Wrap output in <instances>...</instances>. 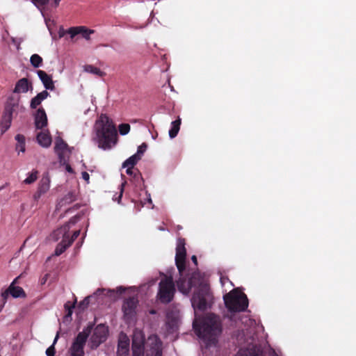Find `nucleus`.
Masks as SVG:
<instances>
[{"label": "nucleus", "mask_w": 356, "mask_h": 356, "mask_svg": "<svg viewBox=\"0 0 356 356\" xmlns=\"http://www.w3.org/2000/svg\"><path fill=\"white\" fill-rule=\"evenodd\" d=\"M177 286L184 295L188 296L193 291L191 302L195 314L193 328L207 348L216 345L222 331L220 318L213 314H207L203 317L197 314L198 311L204 312L210 308L213 302L207 279L200 273H194L188 279L180 277L177 281Z\"/></svg>", "instance_id": "obj_1"}, {"label": "nucleus", "mask_w": 356, "mask_h": 356, "mask_svg": "<svg viewBox=\"0 0 356 356\" xmlns=\"http://www.w3.org/2000/svg\"><path fill=\"white\" fill-rule=\"evenodd\" d=\"M93 131L95 133L93 140L99 148L108 150L116 145L118 141L116 128L112 120L106 114H102L95 121Z\"/></svg>", "instance_id": "obj_2"}, {"label": "nucleus", "mask_w": 356, "mask_h": 356, "mask_svg": "<svg viewBox=\"0 0 356 356\" xmlns=\"http://www.w3.org/2000/svg\"><path fill=\"white\" fill-rule=\"evenodd\" d=\"M227 309L231 312L245 311L248 307V300L243 292L234 289L223 297Z\"/></svg>", "instance_id": "obj_3"}, {"label": "nucleus", "mask_w": 356, "mask_h": 356, "mask_svg": "<svg viewBox=\"0 0 356 356\" xmlns=\"http://www.w3.org/2000/svg\"><path fill=\"white\" fill-rule=\"evenodd\" d=\"M157 298L162 303H168L173 299L175 288L172 277L161 274Z\"/></svg>", "instance_id": "obj_4"}, {"label": "nucleus", "mask_w": 356, "mask_h": 356, "mask_svg": "<svg viewBox=\"0 0 356 356\" xmlns=\"http://www.w3.org/2000/svg\"><path fill=\"white\" fill-rule=\"evenodd\" d=\"M91 330L92 326H88L78 334L68 350L67 356H84L83 348Z\"/></svg>", "instance_id": "obj_5"}, {"label": "nucleus", "mask_w": 356, "mask_h": 356, "mask_svg": "<svg viewBox=\"0 0 356 356\" xmlns=\"http://www.w3.org/2000/svg\"><path fill=\"white\" fill-rule=\"evenodd\" d=\"M54 151L58 156L60 163H67L68 156L71 154V149L60 137H57L55 140Z\"/></svg>", "instance_id": "obj_6"}, {"label": "nucleus", "mask_w": 356, "mask_h": 356, "mask_svg": "<svg viewBox=\"0 0 356 356\" xmlns=\"http://www.w3.org/2000/svg\"><path fill=\"white\" fill-rule=\"evenodd\" d=\"M186 254L185 241L184 238H179L177 243L175 263L181 275L185 269Z\"/></svg>", "instance_id": "obj_7"}, {"label": "nucleus", "mask_w": 356, "mask_h": 356, "mask_svg": "<svg viewBox=\"0 0 356 356\" xmlns=\"http://www.w3.org/2000/svg\"><path fill=\"white\" fill-rule=\"evenodd\" d=\"M146 356H161L162 342L156 335H151L146 341Z\"/></svg>", "instance_id": "obj_8"}, {"label": "nucleus", "mask_w": 356, "mask_h": 356, "mask_svg": "<svg viewBox=\"0 0 356 356\" xmlns=\"http://www.w3.org/2000/svg\"><path fill=\"white\" fill-rule=\"evenodd\" d=\"M108 328L103 324L98 325L93 330L90 338L91 348H96L104 342L107 337Z\"/></svg>", "instance_id": "obj_9"}, {"label": "nucleus", "mask_w": 356, "mask_h": 356, "mask_svg": "<svg viewBox=\"0 0 356 356\" xmlns=\"http://www.w3.org/2000/svg\"><path fill=\"white\" fill-rule=\"evenodd\" d=\"M77 222V218L73 217L66 224L61 226L60 228L55 230L50 236L51 238L54 241L62 238V240H65L68 238V232L72 225H74Z\"/></svg>", "instance_id": "obj_10"}, {"label": "nucleus", "mask_w": 356, "mask_h": 356, "mask_svg": "<svg viewBox=\"0 0 356 356\" xmlns=\"http://www.w3.org/2000/svg\"><path fill=\"white\" fill-rule=\"evenodd\" d=\"M133 356H144V337L141 332H135L132 340Z\"/></svg>", "instance_id": "obj_11"}, {"label": "nucleus", "mask_w": 356, "mask_h": 356, "mask_svg": "<svg viewBox=\"0 0 356 356\" xmlns=\"http://www.w3.org/2000/svg\"><path fill=\"white\" fill-rule=\"evenodd\" d=\"M19 277H16L10 286L1 293L2 298L6 300L9 295L12 296L13 298H21L25 296V293L23 289L20 286H15V284Z\"/></svg>", "instance_id": "obj_12"}, {"label": "nucleus", "mask_w": 356, "mask_h": 356, "mask_svg": "<svg viewBox=\"0 0 356 356\" xmlns=\"http://www.w3.org/2000/svg\"><path fill=\"white\" fill-rule=\"evenodd\" d=\"M138 302L136 297L129 298L124 302L122 309L127 318H131L135 314Z\"/></svg>", "instance_id": "obj_13"}, {"label": "nucleus", "mask_w": 356, "mask_h": 356, "mask_svg": "<svg viewBox=\"0 0 356 356\" xmlns=\"http://www.w3.org/2000/svg\"><path fill=\"white\" fill-rule=\"evenodd\" d=\"M50 188V178L48 175L43 176L40 179L37 191L33 195V199L38 200L43 195L47 193Z\"/></svg>", "instance_id": "obj_14"}, {"label": "nucleus", "mask_w": 356, "mask_h": 356, "mask_svg": "<svg viewBox=\"0 0 356 356\" xmlns=\"http://www.w3.org/2000/svg\"><path fill=\"white\" fill-rule=\"evenodd\" d=\"M129 354V339L127 335L121 334L119 339L117 356H128Z\"/></svg>", "instance_id": "obj_15"}, {"label": "nucleus", "mask_w": 356, "mask_h": 356, "mask_svg": "<svg viewBox=\"0 0 356 356\" xmlns=\"http://www.w3.org/2000/svg\"><path fill=\"white\" fill-rule=\"evenodd\" d=\"M236 356H262V355L260 348L252 341L246 348H241Z\"/></svg>", "instance_id": "obj_16"}, {"label": "nucleus", "mask_w": 356, "mask_h": 356, "mask_svg": "<svg viewBox=\"0 0 356 356\" xmlns=\"http://www.w3.org/2000/svg\"><path fill=\"white\" fill-rule=\"evenodd\" d=\"M115 294L114 290L111 289H98L92 296H88L86 298H84L83 301H81L79 304V307H82L83 309L86 308L88 305L90 304V299L96 297V296H100L102 295H106L108 296H113Z\"/></svg>", "instance_id": "obj_17"}, {"label": "nucleus", "mask_w": 356, "mask_h": 356, "mask_svg": "<svg viewBox=\"0 0 356 356\" xmlns=\"http://www.w3.org/2000/svg\"><path fill=\"white\" fill-rule=\"evenodd\" d=\"M67 33L72 38L78 34H81L84 38L88 40L90 38V35L93 33L94 31L88 29L84 26H76L69 29Z\"/></svg>", "instance_id": "obj_18"}, {"label": "nucleus", "mask_w": 356, "mask_h": 356, "mask_svg": "<svg viewBox=\"0 0 356 356\" xmlns=\"http://www.w3.org/2000/svg\"><path fill=\"white\" fill-rule=\"evenodd\" d=\"M35 124L37 129H42L47 124V117L42 108H38L35 115Z\"/></svg>", "instance_id": "obj_19"}, {"label": "nucleus", "mask_w": 356, "mask_h": 356, "mask_svg": "<svg viewBox=\"0 0 356 356\" xmlns=\"http://www.w3.org/2000/svg\"><path fill=\"white\" fill-rule=\"evenodd\" d=\"M37 74L38 75V77L42 82L44 88L46 90H53L54 89V84L52 81L51 77L47 74L44 71L42 70H38L37 72Z\"/></svg>", "instance_id": "obj_20"}, {"label": "nucleus", "mask_w": 356, "mask_h": 356, "mask_svg": "<svg viewBox=\"0 0 356 356\" xmlns=\"http://www.w3.org/2000/svg\"><path fill=\"white\" fill-rule=\"evenodd\" d=\"M38 143L43 147H48L51 145V138L48 131H41L37 134Z\"/></svg>", "instance_id": "obj_21"}, {"label": "nucleus", "mask_w": 356, "mask_h": 356, "mask_svg": "<svg viewBox=\"0 0 356 356\" xmlns=\"http://www.w3.org/2000/svg\"><path fill=\"white\" fill-rule=\"evenodd\" d=\"M29 87H31V85L29 83L28 79L22 78L17 82L14 89V92L25 93L29 90Z\"/></svg>", "instance_id": "obj_22"}, {"label": "nucleus", "mask_w": 356, "mask_h": 356, "mask_svg": "<svg viewBox=\"0 0 356 356\" xmlns=\"http://www.w3.org/2000/svg\"><path fill=\"white\" fill-rule=\"evenodd\" d=\"M49 95V93L47 90H43L38 93L35 97L31 101L30 106L31 108H35L39 106L41 102L44 100Z\"/></svg>", "instance_id": "obj_23"}, {"label": "nucleus", "mask_w": 356, "mask_h": 356, "mask_svg": "<svg viewBox=\"0 0 356 356\" xmlns=\"http://www.w3.org/2000/svg\"><path fill=\"white\" fill-rule=\"evenodd\" d=\"M179 318L177 316H171L170 314H167L166 326L169 331L174 332L178 326Z\"/></svg>", "instance_id": "obj_24"}, {"label": "nucleus", "mask_w": 356, "mask_h": 356, "mask_svg": "<svg viewBox=\"0 0 356 356\" xmlns=\"http://www.w3.org/2000/svg\"><path fill=\"white\" fill-rule=\"evenodd\" d=\"M180 124H181V119L179 118L178 120H176L171 123V127L169 130V136L170 138H174L177 136L179 129H180Z\"/></svg>", "instance_id": "obj_25"}, {"label": "nucleus", "mask_w": 356, "mask_h": 356, "mask_svg": "<svg viewBox=\"0 0 356 356\" xmlns=\"http://www.w3.org/2000/svg\"><path fill=\"white\" fill-rule=\"evenodd\" d=\"M84 71L88 73L96 74L98 76L102 77L105 75V73L98 67H96L92 65H86L83 67Z\"/></svg>", "instance_id": "obj_26"}, {"label": "nucleus", "mask_w": 356, "mask_h": 356, "mask_svg": "<svg viewBox=\"0 0 356 356\" xmlns=\"http://www.w3.org/2000/svg\"><path fill=\"white\" fill-rule=\"evenodd\" d=\"M70 245V243H68L65 240H62L61 242L59 243L56 248L55 254L56 256L60 255Z\"/></svg>", "instance_id": "obj_27"}, {"label": "nucleus", "mask_w": 356, "mask_h": 356, "mask_svg": "<svg viewBox=\"0 0 356 356\" xmlns=\"http://www.w3.org/2000/svg\"><path fill=\"white\" fill-rule=\"evenodd\" d=\"M139 160H140V159L138 156V155L134 154L123 163L122 167L126 168L127 166H129L134 168Z\"/></svg>", "instance_id": "obj_28"}, {"label": "nucleus", "mask_w": 356, "mask_h": 356, "mask_svg": "<svg viewBox=\"0 0 356 356\" xmlns=\"http://www.w3.org/2000/svg\"><path fill=\"white\" fill-rule=\"evenodd\" d=\"M31 64L35 68L41 66L42 63V58L38 54H33L30 58Z\"/></svg>", "instance_id": "obj_29"}, {"label": "nucleus", "mask_w": 356, "mask_h": 356, "mask_svg": "<svg viewBox=\"0 0 356 356\" xmlns=\"http://www.w3.org/2000/svg\"><path fill=\"white\" fill-rule=\"evenodd\" d=\"M38 171L33 170L28 174V177L24 180V183L26 184H31L35 182L38 178Z\"/></svg>", "instance_id": "obj_30"}, {"label": "nucleus", "mask_w": 356, "mask_h": 356, "mask_svg": "<svg viewBox=\"0 0 356 356\" xmlns=\"http://www.w3.org/2000/svg\"><path fill=\"white\" fill-rule=\"evenodd\" d=\"M13 115V107L7 106L5 109L2 120L11 123Z\"/></svg>", "instance_id": "obj_31"}, {"label": "nucleus", "mask_w": 356, "mask_h": 356, "mask_svg": "<svg viewBox=\"0 0 356 356\" xmlns=\"http://www.w3.org/2000/svg\"><path fill=\"white\" fill-rule=\"evenodd\" d=\"M58 334H56L54 340V342H53V344L51 346H50L46 350V355L47 356H54L55 355V348H54V345L55 343H56L57 340H58Z\"/></svg>", "instance_id": "obj_32"}, {"label": "nucleus", "mask_w": 356, "mask_h": 356, "mask_svg": "<svg viewBox=\"0 0 356 356\" xmlns=\"http://www.w3.org/2000/svg\"><path fill=\"white\" fill-rule=\"evenodd\" d=\"M130 131V125L129 124H121L119 125L120 134L122 136L127 134Z\"/></svg>", "instance_id": "obj_33"}, {"label": "nucleus", "mask_w": 356, "mask_h": 356, "mask_svg": "<svg viewBox=\"0 0 356 356\" xmlns=\"http://www.w3.org/2000/svg\"><path fill=\"white\" fill-rule=\"evenodd\" d=\"M49 0H31L32 3L40 10L43 6L48 3Z\"/></svg>", "instance_id": "obj_34"}, {"label": "nucleus", "mask_w": 356, "mask_h": 356, "mask_svg": "<svg viewBox=\"0 0 356 356\" xmlns=\"http://www.w3.org/2000/svg\"><path fill=\"white\" fill-rule=\"evenodd\" d=\"M146 149H147V145L145 143H143L141 145H140L138 147V150H137V152L136 153V154L138 155V156L140 159H141L142 155L144 154Z\"/></svg>", "instance_id": "obj_35"}, {"label": "nucleus", "mask_w": 356, "mask_h": 356, "mask_svg": "<svg viewBox=\"0 0 356 356\" xmlns=\"http://www.w3.org/2000/svg\"><path fill=\"white\" fill-rule=\"evenodd\" d=\"M75 200V195L70 192L68 193L64 197L63 201L65 203H71Z\"/></svg>", "instance_id": "obj_36"}, {"label": "nucleus", "mask_w": 356, "mask_h": 356, "mask_svg": "<svg viewBox=\"0 0 356 356\" xmlns=\"http://www.w3.org/2000/svg\"><path fill=\"white\" fill-rule=\"evenodd\" d=\"M79 234H80V231L76 230L73 233V234L71 237H70V235L68 234V238L67 239V241L68 243H70V245H71L73 243V241L79 236Z\"/></svg>", "instance_id": "obj_37"}, {"label": "nucleus", "mask_w": 356, "mask_h": 356, "mask_svg": "<svg viewBox=\"0 0 356 356\" xmlns=\"http://www.w3.org/2000/svg\"><path fill=\"white\" fill-rule=\"evenodd\" d=\"M10 124H11V123H10L8 122H5L3 120H1V131L3 133L6 131H7L10 128Z\"/></svg>", "instance_id": "obj_38"}, {"label": "nucleus", "mask_w": 356, "mask_h": 356, "mask_svg": "<svg viewBox=\"0 0 356 356\" xmlns=\"http://www.w3.org/2000/svg\"><path fill=\"white\" fill-rule=\"evenodd\" d=\"M15 140H17V145L25 144V138L23 135L17 134L15 136Z\"/></svg>", "instance_id": "obj_39"}, {"label": "nucleus", "mask_w": 356, "mask_h": 356, "mask_svg": "<svg viewBox=\"0 0 356 356\" xmlns=\"http://www.w3.org/2000/svg\"><path fill=\"white\" fill-rule=\"evenodd\" d=\"M15 149L18 152V153L24 152H25V144L16 145Z\"/></svg>", "instance_id": "obj_40"}, {"label": "nucleus", "mask_w": 356, "mask_h": 356, "mask_svg": "<svg viewBox=\"0 0 356 356\" xmlns=\"http://www.w3.org/2000/svg\"><path fill=\"white\" fill-rule=\"evenodd\" d=\"M76 302V300H75L74 302L72 305L70 304V302H67L65 304V310H67L70 308L73 309L74 307V304H75Z\"/></svg>", "instance_id": "obj_41"}, {"label": "nucleus", "mask_w": 356, "mask_h": 356, "mask_svg": "<svg viewBox=\"0 0 356 356\" xmlns=\"http://www.w3.org/2000/svg\"><path fill=\"white\" fill-rule=\"evenodd\" d=\"M81 175H82V178L85 181H86L87 182H89L90 175H89V174L87 172H83Z\"/></svg>", "instance_id": "obj_42"}, {"label": "nucleus", "mask_w": 356, "mask_h": 356, "mask_svg": "<svg viewBox=\"0 0 356 356\" xmlns=\"http://www.w3.org/2000/svg\"><path fill=\"white\" fill-rule=\"evenodd\" d=\"M72 308H70L69 309L66 310L67 314L65 316V318L67 320L68 318H71V316L72 314Z\"/></svg>", "instance_id": "obj_43"}, {"label": "nucleus", "mask_w": 356, "mask_h": 356, "mask_svg": "<svg viewBox=\"0 0 356 356\" xmlns=\"http://www.w3.org/2000/svg\"><path fill=\"white\" fill-rule=\"evenodd\" d=\"M127 170H126V172L127 174L129 175H131L132 173H133V167H129V166H127Z\"/></svg>", "instance_id": "obj_44"}, {"label": "nucleus", "mask_w": 356, "mask_h": 356, "mask_svg": "<svg viewBox=\"0 0 356 356\" xmlns=\"http://www.w3.org/2000/svg\"><path fill=\"white\" fill-rule=\"evenodd\" d=\"M124 289L122 287V286H120L118 288H117V292L119 293H122L124 291Z\"/></svg>", "instance_id": "obj_45"}, {"label": "nucleus", "mask_w": 356, "mask_h": 356, "mask_svg": "<svg viewBox=\"0 0 356 356\" xmlns=\"http://www.w3.org/2000/svg\"><path fill=\"white\" fill-rule=\"evenodd\" d=\"M191 259H192L193 262L195 265H197V257H196V256L193 255V256L192 257Z\"/></svg>", "instance_id": "obj_46"}, {"label": "nucleus", "mask_w": 356, "mask_h": 356, "mask_svg": "<svg viewBox=\"0 0 356 356\" xmlns=\"http://www.w3.org/2000/svg\"><path fill=\"white\" fill-rule=\"evenodd\" d=\"M227 280H228V279H227V278H224V277H221V278H220V282H221V283H222V285H224V284H225V282H226V281H227Z\"/></svg>", "instance_id": "obj_47"}, {"label": "nucleus", "mask_w": 356, "mask_h": 356, "mask_svg": "<svg viewBox=\"0 0 356 356\" xmlns=\"http://www.w3.org/2000/svg\"><path fill=\"white\" fill-rule=\"evenodd\" d=\"M60 1H61V0H54V4H55V6H58V4H59V3H60Z\"/></svg>", "instance_id": "obj_48"}, {"label": "nucleus", "mask_w": 356, "mask_h": 356, "mask_svg": "<svg viewBox=\"0 0 356 356\" xmlns=\"http://www.w3.org/2000/svg\"><path fill=\"white\" fill-rule=\"evenodd\" d=\"M67 170L70 172H72V170L70 166L67 165V168H66Z\"/></svg>", "instance_id": "obj_49"}, {"label": "nucleus", "mask_w": 356, "mask_h": 356, "mask_svg": "<svg viewBox=\"0 0 356 356\" xmlns=\"http://www.w3.org/2000/svg\"><path fill=\"white\" fill-rule=\"evenodd\" d=\"M147 201H148V202L152 203V199L150 197V195L149 194H148Z\"/></svg>", "instance_id": "obj_50"}, {"label": "nucleus", "mask_w": 356, "mask_h": 356, "mask_svg": "<svg viewBox=\"0 0 356 356\" xmlns=\"http://www.w3.org/2000/svg\"><path fill=\"white\" fill-rule=\"evenodd\" d=\"M149 313H150L151 314H156V311H155V310H154V309H152V310H150V311H149Z\"/></svg>", "instance_id": "obj_51"}, {"label": "nucleus", "mask_w": 356, "mask_h": 356, "mask_svg": "<svg viewBox=\"0 0 356 356\" xmlns=\"http://www.w3.org/2000/svg\"><path fill=\"white\" fill-rule=\"evenodd\" d=\"M5 187V186H0V191H1L2 189H3Z\"/></svg>", "instance_id": "obj_52"}, {"label": "nucleus", "mask_w": 356, "mask_h": 356, "mask_svg": "<svg viewBox=\"0 0 356 356\" xmlns=\"http://www.w3.org/2000/svg\"><path fill=\"white\" fill-rule=\"evenodd\" d=\"M122 193V190L121 191V193L120 194V198H121Z\"/></svg>", "instance_id": "obj_53"}]
</instances>
